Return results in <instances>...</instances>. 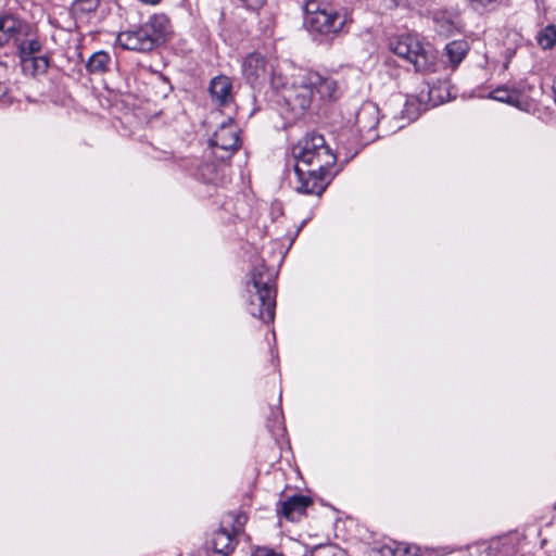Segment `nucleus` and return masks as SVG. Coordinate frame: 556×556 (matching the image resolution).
I'll return each mask as SVG.
<instances>
[{
    "instance_id": "nucleus-1",
    "label": "nucleus",
    "mask_w": 556,
    "mask_h": 556,
    "mask_svg": "<svg viewBox=\"0 0 556 556\" xmlns=\"http://www.w3.org/2000/svg\"><path fill=\"white\" fill-rule=\"evenodd\" d=\"M295 160L294 173L298 179L296 191L320 195L329 184L330 169L337 156L317 132H308L292 148Z\"/></svg>"
},
{
    "instance_id": "nucleus-2",
    "label": "nucleus",
    "mask_w": 556,
    "mask_h": 556,
    "mask_svg": "<svg viewBox=\"0 0 556 556\" xmlns=\"http://www.w3.org/2000/svg\"><path fill=\"white\" fill-rule=\"evenodd\" d=\"M277 275L275 267L260 263L253 266L250 280L245 283L248 312L265 324L274 321L275 318Z\"/></svg>"
},
{
    "instance_id": "nucleus-3",
    "label": "nucleus",
    "mask_w": 556,
    "mask_h": 556,
    "mask_svg": "<svg viewBox=\"0 0 556 556\" xmlns=\"http://www.w3.org/2000/svg\"><path fill=\"white\" fill-rule=\"evenodd\" d=\"M337 81L317 72L302 71L293 77L291 87L285 92V102L294 113L301 114L311 105L316 92L321 99H334Z\"/></svg>"
},
{
    "instance_id": "nucleus-4",
    "label": "nucleus",
    "mask_w": 556,
    "mask_h": 556,
    "mask_svg": "<svg viewBox=\"0 0 556 556\" xmlns=\"http://www.w3.org/2000/svg\"><path fill=\"white\" fill-rule=\"evenodd\" d=\"M169 33V20L164 14H155L146 23L117 35L118 45L126 50L149 52L165 41Z\"/></svg>"
},
{
    "instance_id": "nucleus-5",
    "label": "nucleus",
    "mask_w": 556,
    "mask_h": 556,
    "mask_svg": "<svg viewBox=\"0 0 556 556\" xmlns=\"http://www.w3.org/2000/svg\"><path fill=\"white\" fill-rule=\"evenodd\" d=\"M305 13L307 28L323 35L339 33L348 21L329 0H307Z\"/></svg>"
},
{
    "instance_id": "nucleus-6",
    "label": "nucleus",
    "mask_w": 556,
    "mask_h": 556,
    "mask_svg": "<svg viewBox=\"0 0 556 556\" xmlns=\"http://www.w3.org/2000/svg\"><path fill=\"white\" fill-rule=\"evenodd\" d=\"M243 514L228 513L223 517L220 527L212 533L210 545L216 554L230 555L236 547L238 535L245 523Z\"/></svg>"
},
{
    "instance_id": "nucleus-7",
    "label": "nucleus",
    "mask_w": 556,
    "mask_h": 556,
    "mask_svg": "<svg viewBox=\"0 0 556 556\" xmlns=\"http://www.w3.org/2000/svg\"><path fill=\"white\" fill-rule=\"evenodd\" d=\"M391 50L412 63L416 72H428L434 66V56L422 47L417 38L410 35L401 36L392 41Z\"/></svg>"
},
{
    "instance_id": "nucleus-8",
    "label": "nucleus",
    "mask_w": 556,
    "mask_h": 556,
    "mask_svg": "<svg viewBox=\"0 0 556 556\" xmlns=\"http://www.w3.org/2000/svg\"><path fill=\"white\" fill-rule=\"evenodd\" d=\"M213 154L224 161L230 159L240 148V128L231 119L223 122L210 139Z\"/></svg>"
},
{
    "instance_id": "nucleus-9",
    "label": "nucleus",
    "mask_w": 556,
    "mask_h": 556,
    "mask_svg": "<svg viewBox=\"0 0 556 556\" xmlns=\"http://www.w3.org/2000/svg\"><path fill=\"white\" fill-rule=\"evenodd\" d=\"M379 124V108L372 102L362 104L355 116V125L358 132L367 140L377 137L375 134Z\"/></svg>"
},
{
    "instance_id": "nucleus-10",
    "label": "nucleus",
    "mask_w": 556,
    "mask_h": 556,
    "mask_svg": "<svg viewBox=\"0 0 556 556\" xmlns=\"http://www.w3.org/2000/svg\"><path fill=\"white\" fill-rule=\"evenodd\" d=\"M267 72V62L260 53L249 54L242 63L243 76L252 87L262 85L266 80Z\"/></svg>"
},
{
    "instance_id": "nucleus-11",
    "label": "nucleus",
    "mask_w": 556,
    "mask_h": 556,
    "mask_svg": "<svg viewBox=\"0 0 556 556\" xmlns=\"http://www.w3.org/2000/svg\"><path fill=\"white\" fill-rule=\"evenodd\" d=\"M312 504V500L305 495H292L281 502L278 511L288 520L296 521L304 515L306 508Z\"/></svg>"
},
{
    "instance_id": "nucleus-12",
    "label": "nucleus",
    "mask_w": 556,
    "mask_h": 556,
    "mask_svg": "<svg viewBox=\"0 0 556 556\" xmlns=\"http://www.w3.org/2000/svg\"><path fill=\"white\" fill-rule=\"evenodd\" d=\"M232 84L229 77L220 75L214 77L210 84L211 97L219 104L224 105L231 101Z\"/></svg>"
},
{
    "instance_id": "nucleus-13",
    "label": "nucleus",
    "mask_w": 556,
    "mask_h": 556,
    "mask_svg": "<svg viewBox=\"0 0 556 556\" xmlns=\"http://www.w3.org/2000/svg\"><path fill=\"white\" fill-rule=\"evenodd\" d=\"M491 99L510 104L520 110H527L528 102L522 93L516 89H509L505 86L498 87L490 92Z\"/></svg>"
},
{
    "instance_id": "nucleus-14",
    "label": "nucleus",
    "mask_w": 556,
    "mask_h": 556,
    "mask_svg": "<svg viewBox=\"0 0 556 556\" xmlns=\"http://www.w3.org/2000/svg\"><path fill=\"white\" fill-rule=\"evenodd\" d=\"M22 22L10 14L0 16V47L9 43L10 40L16 39L22 30Z\"/></svg>"
},
{
    "instance_id": "nucleus-15",
    "label": "nucleus",
    "mask_w": 556,
    "mask_h": 556,
    "mask_svg": "<svg viewBox=\"0 0 556 556\" xmlns=\"http://www.w3.org/2000/svg\"><path fill=\"white\" fill-rule=\"evenodd\" d=\"M469 51V43L466 40H453L446 43L444 48V56L446 63L454 70L465 59Z\"/></svg>"
},
{
    "instance_id": "nucleus-16",
    "label": "nucleus",
    "mask_w": 556,
    "mask_h": 556,
    "mask_svg": "<svg viewBox=\"0 0 556 556\" xmlns=\"http://www.w3.org/2000/svg\"><path fill=\"white\" fill-rule=\"evenodd\" d=\"M111 56L108 52L100 50L94 52L87 61L86 67L91 74H102L109 70Z\"/></svg>"
},
{
    "instance_id": "nucleus-17",
    "label": "nucleus",
    "mask_w": 556,
    "mask_h": 556,
    "mask_svg": "<svg viewBox=\"0 0 556 556\" xmlns=\"http://www.w3.org/2000/svg\"><path fill=\"white\" fill-rule=\"evenodd\" d=\"M433 23L435 25V30L442 36H448L453 34L456 28L454 16L448 12L434 13Z\"/></svg>"
},
{
    "instance_id": "nucleus-18",
    "label": "nucleus",
    "mask_w": 556,
    "mask_h": 556,
    "mask_svg": "<svg viewBox=\"0 0 556 556\" xmlns=\"http://www.w3.org/2000/svg\"><path fill=\"white\" fill-rule=\"evenodd\" d=\"M100 0H73L71 4V13L75 18L91 13L99 7Z\"/></svg>"
},
{
    "instance_id": "nucleus-19",
    "label": "nucleus",
    "mask_w": 556,
    "mask_h": 556,
    "mask_svg": "<svg viewBox=\"0 0 556 556\" xmlns=\"http://www.w3.org/2000/svg\"><path fill=\"white\" fill-rule=\"evenodd\" d=\"M40 49L41 45L37 39L24 40L18 45L20 55L25 67L28 66V59L39 52Z\"/></svg>"
},
{
    "instance_id": "nucleus-20",
    "label": "nucleus",
    "mask_w": 556,
    "mask_h": 556,
    "mask_svg": "<svg viewBox=\"0 0 556 556\" xmlns=\"http://www.w3.org/2000/svg\"><path fill=\"white\" fill-rule=\"evenodd\" d=\"M536 41L543 49H551L556 43V26L547 25L536 35Z\"/></svg>"
},
{
    "instance_id": "nucleus-21",
    "label": "nucleus",
    "mask_w": 556,
    "mask_h": 556,
    "mask_svg": "<svg viewBox=\"0 0 556 556\" xmlns=\"http://www.w3.org/2000/svg\"><path fill=\"white\" fill-rule=\"evenodd\" d=\"M194 176L205 182H214L217 177V166L213 163L198 165Z\"/></svg>"
},
{
    "instance_id": "nucleus-22",
    "label": "nucleus",
    "mask_w": 556,
    "mask_h": 556,
    "mask_svg": "<svg viewBox=\"0 0 556 556\" xmlns=\"http://www.w3.org/2000/svg\"><path fill=\"white\" fill-rule=\"evenodd\" d=\"M304 556H345V552L337 545L327 544L315 547L309 554Z\"/></svg>"
},
{
    "instance_id": "nucleus-23",
    "label": "nucleus",
    "mask_w": 556,
    "mask_h": 556,
    "mask_svg": "<svg viewBox=\"0 0 556 556\" xmlns=\"http://www.w3.org/2000/svg\"><path fill=\"white\" fill-rule=\"evenodd\" d=\"M466 4L477 12L492 11L500 5L502 0H464Z\"/></svg>"
},
{
    "instance_id": "nucleus-24",
    "label": "nucleus",
    "mask_w": 556,
    "mask_h": 556,
    "mask_svg": "<svg viewBox=\"0 0 556 556\" xmlns=\"http://www.w3.org/2000/svg\"><path fill=\"white\" fill-rule=\"evenodd\" d=\"M270 85L276 90H281V97L285 100V92L291 87V84L288 85L287 77L283 76L281 72L273 70L270 75Z\"/></svg>"
},
{
    "instance_id": "nucleus-25",
    "label": "nucleus",
    "mask_w": 556,
    "mask_h": 556,
    "mask_svg": "<svg viewBox=\"0 0 556 556\" xmlns=\"http://www.w3.org/2000/svg\"><path fill=\"white\" fill-rule=\"evenodd\" d=\"M28 64H31L34 73H45L49 66V61L46 56L34 55L28 59Z\"/></svg>"
},
{
    "instance_id": "nucleus-26",
    "label": "nucleus",
    "mask_w": 556,
    "mask_h": 556,
    "mask_svg": "<svg viewBox=\"0 0 556 556\" xmlns=\"http://www.w3.org/2000/svg\"><path fill=\"white\" fill-rule=\"evenodd\" d=\"M473 556H496V552L486 543L476 544L470 547Z\"/></svg>"
},
{
    "instance_id": "nucleus-27",
    "label": "nucleus",
    "mask_w": 556,
    "mask_h": 556,
    "mask_svg": "<svg viewBox=\"0 0 556 556\" xmlns=\"http://www.w3.org/2000/svg\"><path fill=\"white\" fill-rule=\"evenodd\" d=\"M252 556H282L271 549L265 548V547H258L254 551Z\"/></svg>"
},
{
    "instance_id": "nucleus-28",
    "label": "nucleus",
    "mask_w": 556,
    "mask_h": 556,
    "mask_svg": "<svg viewBox=\"0 0 556 556\" xmlns=\"http://www.w3.org/2000/svg\"><path fill=\"white\" fill-rule=\"evenodd\" d=\"M241 3L249 9H256L263 3V0H240Z\"/></svg>"
},
{
    "instance_id": "nucleus-29",
    "label": "nucleus",
    "mask_w": 556,
    "mask_h": 556,
    "mask_svg": "<svg viewBox=\"0 0 556 556\" xmlns=\"http://www.w3.org/2000/svg\"><path fill=\"white\" fill-rule=\"evenodd\" d=\"M268 428L270 430V432L274 434V435H280L283 433L285 429L281 428L280 426H278L277 428H275L274 426H270L268 425Z\"/></svg>"
},
{
    "instance_id": "nucleus-30",
    "label": "nucleus",
    "mask_w": 556,
    "mask_h": 556,
    "mask_svg": "<svg viewBox=\"0 0 556 556\" xmlns=\"http://www.w3.org/2000/svg\"><path fill=\"white\" fill-rule=\"evenodd\" d=\"M399 0H383V5L387 9H393L397 5Z\"/></svg>"
},
{
    "instance_id": "nucleus-31",
    "label": "nucleus",
    "mask_w": 556,
    "mask_h": 556,
    "mask_svg": "<svg viewBox=\"0 0 556 556\" xmlns=\"http://www.w3.org/2000/svg\"><path fill=\"white\" fill-rule=\"evenodd\" d=\"M8 92V88L4 84L0 83V99L3 98Z\"/></svg>"
},
{
    "instance_id": "nucleus-32",
    "label": "nucleus",
    "mask_w": 556,
    "mask_h": 556,
    "mask_svg": "<svg viewBox=\"0 0 556 556\" xmlns=\"http://www.w3.org/2000/svg\"><path fill=\"white\" fill-rule=\"evenodd\" d=\"M140 2L144 4L155 5L161 2V0H139Z\"/></svg>"
},
{
    "instance_id": "nucleus-33",
    "label": "nucleus",
    "mask_w": 556,
    "mask_h": 556,
    "mask_svg": "<svg viewBox=\"0 0 556 556\" xmlns=\"http://www.w3.org/2000/svg\"><path fill=\"white\" fill-rule=\"evenodd\" d=\"M554 508H555V510H556V504L554 505Z\"/></svg>"
}]
</instances>
